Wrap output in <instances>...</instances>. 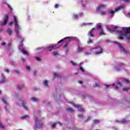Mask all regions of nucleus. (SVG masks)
Segmentation results:
<instances>
[{"label": "nucleus", "instance_id": "nucleus-1", "mask_svg": "<svg viewBox=\"0 0 130 130\" xmlns=\"http://www.w3.org/2000/svg\"><path fill=\"white\" fill-rule=\"evenodd\" d=\"M117 28L118 27L116 26L113 29L108 28V30L110 33H113V32L118 33L120 40H123L124 37H126L127 40H130V26L122 28V30H117Z\"/></svg>", "mask_w": 130, "mask_h": 130}, {"label": "nucleus", "instance_id": "nucleus-2", "mask_svg": "<svg viewBox=\"0 0 130 130\" xmlns=\"http://www.w3.org/2000/svg\"><path fill=\"white\" fill-rule=\"evenodd\" d=\"M14 23H15V33L18 37V39H20V40L21 41V46H23L24 44H23V42L24 41V38L22 37V35L20 34V31H21V27H20V25H19V23L18 22V20L17 19V17L16 16L14 15Z\"/></svg>", "mask_w": 130, "mask_h": 130}, {"label": "nucleus", "instance_id": "nucleus-3", "mask_svg": "<svg viewBox=\"0 0 130 130\" xmlns=\"http://www.w3.org/2000/svg\"><path fill=\"white\" fill-rule=\"evenodd\" d=\"M93 50H95V54H96V55H99V54H102V53H103V49L102 48V47L101 46H97L95 48H91V51H93Z\"/></svg>", "mask_w": 130, "mask_h": 130}, {"label": "nucleus", "instance_id": "nucleus-4", "mask_svg": "<svg viewBox=\"0 0 130 130\" xmlns=\"http://www.w3.org/2000/svg\"><path fill=\"white\" fill-rule=\"evenodd\" d=\"M41 119H39L38 117L36 118L35 119V124L37 128H41L44 125V124L43 123H40Z\"/></svg>", "mask_w": 130, "mask_h": 130}, {"label": "nucleus", "instance_id": "nucleus-5", "mask_svg": "<svg viewBox=\"0 0 130 130\" xmlns=\"http://www.w3.org/2000/svg\"><path fill=\"white\" fill-rule=\"evenodd\" d=\"M64 39H67V42L65 43L64 45L63 46V48H66V47H68V45H69V44L71 41H72V40L73 39V37H66V38H64L63 39H61L59 41L57 42L58 44L61 43V42H63V40Z\"/></svg>", "mask_w": 130, "mask_h": 130}, {"label": "nucleus", "instance_id": "nucleus-6", "mask_svg": "<svg viewBox=\"0 0 130 130\" xmlns=\"http://www.w3.org/2000/svg\"><path fill=\"white\" fill-rule=\"evenodd\" d=\"M94 32H95V27H93L89 32H88V36L94 38L95 36L94 35Z\"/></svg>", "mask_w": 130, "mask_h": 130}, {"label": "nucleus", "instance_id": "nucleus-7", "mask_svg": "<svg viewBox=\"0 0 130 130\" xmlns=\"http://www.w3.org/2000/svg\"><path fill=\"white\" fill-rule=\"evenodd\" d=\"M8 21H9V15L6 14L5 18L3 23H1V26H5L8 23Z\"/></svg>", "mask_w": 130, "mask_h": 130}, {"label": "nucleus", "instance_id": "nucleus-8", "mask_svg": "<svg viewBox=\"0 0 130 130\" xmlns=\"http://www.w3.org/2000/svg\"><path fill=\"white\" fill-rule=\"evenodd\" d=\"M48 48L49 49V51H52V50H54V49H57L58 47H56V46H52L48 47Z\"/></svg>", "mask_w": 130, "mask_h": 130}, {"label": "nucleus", "instance_id": "nucleus-9", "mask_svg": "<svg viewBox=\"0 0 130 130\" xmlns=\"http://www.w3.org/2000/svg\"><path fill=\"white\" fill-rule=\"evenodd\" d=\"M74 106L75 107H76V108H78L79 111H84L83 108L81 107V106H80V105H75Z\"/></svg>", "mask_w": 130, "mask_h": 130}, {"label": "nucleus", "instance_id": "nucleus-10", "mask_svg": "<svg viewBox=\"0 0 130 130\" xmlns=\"http://www.w3.org/2000/svg\"><path fill=\"white\" fill-rule=\"evenodd\" d=\"M119 47L121 51H123V52H124L125 53V54H127V51L126 50H125V49H124V48H123V47L122 46H121V45H119Z\"/></svg>", "mask_w": 130, "mask_h": 130}, {"label": "nucleus", "instance_id": "nucleus-11", "mask_svg": "<svg viewBox=\"0 0 130 130\" xmlns=\"http://www.w3.org/2000/svg\"><path fill=\"white\" fill-rule=\"evenodd\" d=\"M101 8H105V5L101 4L96 8V11L99 12Z\"/></svg>", "mask_w": 130, "mask_h": 130}, {"label": "nucleus", "instance_id": "nucleus-12", "mask_svg": "<svg viewBox=\"0 0 130 130\" xmlns=\"http://www.w3.org/2000/svg\"><path fill=\"white\" fill-rule=\"evenodd\" d=\"M110 86H112L113 87L114 86V89H116V90H117V89H118V86H117V85H115V84H113L112 85H106V88H108V87H109Z\"/></svg>", "mask_w": 130, "mask_h": 130}, {"label": "nucleus", "instance_id": "nucleus-13", "mask_svg": "<svg viewBox=\"0 0 130 130\" xmlns=\"http://www.w3.org/2000/svg\"><path fill=\"white\" fill-rule=\"evenodd\" d=\"M7 33L9 34L10 36H12V34L13 33V31L11 28H8L7 30H6Z\"/></svg>", "mask_w": 130, "mask_h": 130}, {"label": "nucleus", "instance_id": "nucleus-14", "mask_svg": "<svg viewBox=\"0 0 130 130\" xmlns=\"http://www.w3.org/2000/svg\"><path fill=\"white\" fill-rule=\"evenodd\" d=\"M22 107H23V108H24V109L25 110H26L27 111H28V107H27L26 106V104L25 103V102H23L22 103Z\"/></svg>", "mask_w": 130, "mask_h": 130}, {"label": "nucleus", "instance_id": "nucleus-15", "mask_svg": "<svg viewBox=\"0 0 130 130\" xmlns=\"http://www.w3.org/2000/svg\"><path fill=\"white\" fill-rule=\"evenodd\" d=\"M6 77L4 74H2V79L3 80L0 81L1 84H3V83H6Z\"/></svg>", "mask_w": 130, "mask_h": 130}, {"label": "nucleus", "instance_id": "nucleus-16", "mask_svg": "<svg viewBox=\"0 0 130 130\" xmlns=\"http://www.w3.org/2000/svg\"><path fill=\"white\" fill-rule=\"evenodd\" d=\"M123 9V6H120L117 8H115L114 12H118V11H120L121 10H122Z\"/></svg>", "mask_w": 130, "mask_h": 130}, {"label": "nucleus", "instance_id": "nucleus-17", "mask_svg": "<svg viewBox=\"0 0 130 130\" xmlns=\"http://www.w3.org/2000/svg\"><path fill=\"white\" fill-rule=\"evenodd\" d=\"M54 78H61V75L58 73H55L54 74Z\"/></svg>", "mask_w": 130, "mask_h": 130}, {"label": "nucleus", "instance_id": "nucleus-18", "mask_svg": "<svg viewBox=\"0 0 130 130\" xmlns=\"http://www.w3.org/2000/svg\"><path fill=\"white\" fill-rule=\"evenodd\" d=\"M87 44H93V40L92 39H91V38H89L87 42Z\"/></svg>", "mask_w": 130, "mask_h": 130}, {"label": "nucleus", "instance_id": "nucleus-19", "mask_svg": "<svg viewBox=\"0 0 130 130\" xmlns=\"http://www.w3.org/2000/svg\"><path fill=\"white\" fill-rule=\"evenodd\" d=\"M18 90H22L24 88V85H19L17 86Z\"/></svg>", "mask_w": 130, "mask_h": 130}, {"label": "nucleus", "instance_id": "nucleus-20", "mask_svg": "<svg viewBox=\"0 0 130 130\" xmlns=\"http://www.w3.org/2000/svg\"><path fill=\"white\" fill-rule=\"evenodd\" d=\"M100 35H106V34H105V32H104L103 29H101L100 30Z\"/></svg>", "mask_w": 130, "mask_h": 130}, {"label": "nucleus", "instance_id": "nucleus-21", "mask_svg": "<svg viewBox=\"0 0 130 130\" xmlns=\"http://www.w3.org/2000/svg\"><path fill=\"white\" fill-rule=\"evenodd\" d=\"M31 100L33 102H38V99L36 98H31Z\"/></svg>", "mask_w": 130, "mask_h": 130}, {"label": "nucleus", "instance_id": "nucleus-22", "mask_svg": "<svg viewBox=\"0 0 130 130\" xmlns=\"http://www.w3.org/2000/svg\"><path fill=\"white\" fill-rule=\"evenodd\" d=\"M22 52L23 53V54H24L25 55H28L29 54L28 53V52L24 50V49H22L21 50Z\"/></svg>", "mask_w": 130, "mask_h": 130}, {"label": "nucleus", "instance_id": "nucleus-23", "mask_svg": "<svg viewBox=\"0 0 130 130\" xmlns=\"http://www.w3.org/2000/svg\"><path fill=\"white\" fill-rule=\"evenodd\" d=\"M44 85L46 87H48V81H47V80H45L44 82Z\"/></svg>", "mask_w": 130, "mask_h": 130}, {"label": "nucleus", "instance_id": "nucleus-24", "mask_svg": "<svg viewBox=\"0 0 130 130\" xmlns=\"http://www.w3.org/2000/svg\"><path fill=\"white\" fill-rule=\"evenodd\" d=\"M85 49V47H78V51L81 52L83 51Z\"/></svg>", "mask_w": 130, "mask_h": 130}, {"label": "nucleus", "instance_id": "nucleus-25", "mask_svg": "<svg viewBox=\"0 0 130 130\" xmlns=\"http://www.w3.org/2000/svg\"><path fill=\"white\" fill-rule=\"evenodd\" d=\"M66 110L67 111H69V112H73V111H74V110L73 109L69 108H67Z\"/></svg>", "mask_w": 130, "mask_h": 130}, {"label": "nucleus", "instance_id": "nucleus-26", "mask_svg": "<svg viewBox=\"0 0 130 130\" xmlns=\"http://www.w3.org/2000/svg\"><path fill=\"white\" fill-rule=\"evenodd\" d=\"M128 89H129L128 87H123L122 88V91L127 92V91H128Z\"/></svg>", "mask_w": 130, "mask_h": 130}, {"label": "nucleus", "instance_id": "nucleus-27", "mask_svg": "<svg viewBox=\"0 0 130 130\" xmlns=\"http://www.w3.org/2000/svg\"><path fill=\"white\" fill-rule=\"evenodd\" d=\"M22 119H26L27 118H29V116L28 115H25V116H23L21 117Z\"/></svg>", "mask_w": 130, "mask_h": 130}, {"label": "nucleus", "instance_id": "nucleus-28", "mask_svg": "<svg viewBox=\"0 0 130 130\" xmlns=\"http://www.w3.org/2000/svg\"><path fill=\"white\" fill-rule=\"evenodd\" d=\"M12 49V44L11 43L8 44V50H11Z\"/></svg>", "mask_w": 130, "mask_h": 130}, {"label": "nucleus", "instance_id": "nucleus-29", "mask_svg": "<svg viewBox=\"0 0 130 130\" xmlns=\"http://www.w3.org/2000/svg\"><path fill=\"white\" fill-rule=\"evenodd\" d=\"M122 82L121 81H117V84L120 86V87H122Z\"/></svg>", "mask_w": 130, "mask_h": 130}, {"label": "nucleus", "instance_id": "nucleus-30", "mask_svg": "<svg viewBox=\"0 0 130 130\" xmlns=\"http://www.w3.org/2000/svg\"><path fill=\"white\" fill-rule=\"evenodd\" d=\"M100 14L102 16H104V15H106V12L105 11H101Z\"/></svg>", "mask_w": 130, "mask_h": 130}, {"label": "nucleus", "instance_id": "nucleus-31", "mask_svg": "<svg viewBox=\"0 0 130 130\" xmlns=\"http://www.w3.org/2000/svg\"><path fill=\"white\" fill-rule=\"evenodd\" d=\"M78 117L79 118H81V119H84V116L83 115H78Z\"/></svg>", "mask_w": 130, "mask_h": 130}, {"label": "nucleus", "instance_id": "nucleus-32", "mask_svg": "<svg viewBox=\"0 0 130 130\" xmlns=\"http://www.w3.org/2000/svg\"><path fill=\"white\" fill-rule=\"evenodd\" d=\"M97 29L98 30H102V26L101 25H98L97 26Z\"/></svg>", "mask_w": 130, "mask_h": 130}, {"label": "nucleus", "instance_id": "nucleus-33", "mask_svg": "<svg viewBox=\"0 0 130 130\" xmlns=\"http://www.w3.org/2000/svg\"><path fill=\"white\" fill-rule=\"evenodd\" d=\"M93 123H94V124H96V123H99V120H93Z\"/></svg>", "mask_w": 130, "mask_h": 130}, {"label": "nucleus", "instance_id": "nucleus-34", "mask_svg": "<svg viewBox=\"0 0 130 130\" xmlns=\"http://www.w3.org/2000/svg\"><path fill=\"white\" fill-rule=\"evenodd\" d=\"M35 58H36V59H37V60L38 61H41V59L40 57H35Z\"/></svg>", "mask_w": 130, "mask_h": 130}, {"label": "nucleus", "instance_id": "nucleus-35", "mask_svg": "<svg viewBox=\"0 0 130 130\" xmlns=\"http://www.w3.org/2000/svg\"><path fill=\"white\" fill-rule=\"evenodd\" d=\"M2 101L4 102V103H5L6 105H8V103H7V102L6 101V100H5V99L3 98L2 99Z\"/></svg>", "mask_w": 130, "mask_h": 130}, {"label": "nucleus", "instance_id": "nucleus-36", "mask_svg": "<svg viewBox=\"0 0 130 130\" xmlns=\"http://www.w3.org/2000/svg\"><path fill=\"white\" fill-rule=\"evenodd\" d=\"M57 54H58V52H53V55H54V56H55V55H57Z\"/></svg>", "mask_w": 130, "mask_h": 130}, {"label": "nucleus", "instance_id": "nucleus-37", "mask_svg": "<svg viewBox=\"0 0 130 130\" xmlns=\"http://www.w3.org/2000/svg\"><path fill=\"white\" fill-rule=\"evenodd\" d=\"M94 88H96V87H99V84L98 83H95L94 85H93Z\"/></svg>", "mask_w": 130, "mask_h": 130}, {"label": "nucleus", "instance_id": "nucleus-38", "mask_svg": "<svg viewBox=\"0 0 130 130\" xmlns=\"http://www.w3.org/2000/svg\"><path fill=\"white\" fill-rule=\"evenodd\" d=\"M126 122H127V121H126L125 119H123L122 120V123H126Z\"/></svg>", "mask_w": 130, "mask_h": 130}, {"label": "nucleus", "instance_id": "nucleus-39", "mask_svg": "<svg viewBox=\"0 0 130 130\" xmlns=\"http://www.w3.org/2000/svg\"><path fill=\"white\" fill-rule=\"evenodd\" d=\"M71 63L74 66V67L77 64V63L73 61H71Z\"/></svg>", "mask_w": 130, "mask_h": 130}, {"label": "nucleus", "instance_id": "nucleus-40", "mask_svg": "<svg viewBox=\"0 0 130 130\" xmlns=\"http://www.w3.org/2000/svg\"><path fill=\"white\" fill-rule=\"evenodd\" d=\"M57 124V123H54L52 125V127H55V125H56V124Z\"/></svg>", "mask_w": 130, "mask_h": 130}, {"label": "nucleus", "instance_id": "nucleus-41", "mask_svg": "<svg viewBox=\"0 0 130 130\" xmlns=\"http://www.w3.org/2000/svg\"><path fill=\"white\" fill-rule=\"evenodd\" d=\"M59 7V5H58V4H56L55 5V9H58Z\"/></svg>", "mask_w": 130, "mask_h": 130}, {"label": "nucleus", "instance_id": "nucleus-42", "mask_svg": "<svg viewBox=\"0 0 130 130\" xmlns=\"http://www.w3.org/2000/svg\"><path fill=\"white\" fill-rule=\"evenodd\" d=\"M124 82H125V83H129V80H128V79H125Z\"/></svg>", "mask_w": 130, "mask_h": 130}, {"label": "nucleus", "instance_id": "nucleus-43", "mask_svg": "<svg viewBox=\"0 0 130 130\" xmlns=\"http://www.w3.org/2000/svg\"><path fill=\"white\" fill-rule=\"evenodd\" d=\"M26 70H27V71H30V70H31V68H30V67L27 66V67H26Z\"/></svg>", "mask_w": 130, "mask_h": 130}, {"label": "nucleus", "instance_id": "nucleus-44", "mask_svg": "<svg viewBox=\"0 0 130 130\" xmlns=\"http://www.w3.org/2000/svg\"><path fill=\"white\" fill-rule=\"evenodd\" d=\"M79 69H80V71L84 72V69L83 68V67H80Z\"/></svg>", "mask_w": 130, "mask_h": 130}, {"label": "nucleus", "instance_id": "nucleus-45", "mask_svg": "<svg viewBox=\"0 0 130 130\" xmlns=\"http://www.w3.org/2000/svg\"><path fill=\"white\" fill-rule=\"evenodd\" d=\"M109 14H112V15H113L114 14V11H110L108 12Z\"/></svg>", "mask_w": 130, "mask_h": 130}, {"label": "nucleus", "instance_id": "nucleus-46", "mask_svg": "<svg viewBox=\"0 0 130 130\" xmlns=\"http://www.w3.org/2000/svg\"><path fill=\"white\" fill-rule=\"evenodd\" d=\"M15 73H16V74H19L20 72L18 71V70H14Z\"/></svg>", "mask_w": 130, "mask_h": 130}, {"label": "nucleus", "instance_id": "nucleus-47", "mask_svg": "<svg viewBox=\"0 0 130 130\" xmlns=\"http://www.w3.org/2000/svg\"><path fill=\"white\" fill-rule=\"evenodd\" d=\"M124 3H129L130 0H124Z\"/></svg>", "mask_w": 130, "mask_h": 130}, {"label": "nucleus", "instance_id": "nucleus-48", "mask_svg": "<svg viewBox=\"0 0 130 130\" xmlns=\"http://www.w3.org/2000/svg\"><path fill=\"white\" fill-rule=\"evenodd\" d=\"M5 109L6 112H9V110H8V109H7V107H5Z\"/></svg>", "mask_w": 130, "mask_h": 130}, {"label": "nucleus", "instance_id": "nucleus-49", "mask_svg": "<svg viewBox=\"0 0 130 130\" xmlns=\"http://www.w3.org/2000/svg\"><path fill=\"white\" fill-rule=\"evenodd\" d=\"M40 49H42V48H41V47H39L36 49L37 50H40Z\"/></svg>", "mask_w": 130, "mask_h": 130}, {"label": "nucleus", "instance_id": "nucleus-50", "mask_svg": "<svg viewBox=\"0 0 130 130\" xmlns=\"http://www.w3.org/2000/svg\"><path fill=\"white\" fill-rule=\"evenodd\" d=\"M5 72H6V73H10V71H9L8 69L6 70Z\"/></svg>", "mask_w": 130, "mask_h": 130}, {"label": "nucleus", "instance_id": "nucleus-51", "mask_svg": "<svg viewBox=\"0 0 130 130\" xmlns=\"http://www.w3.org/2000/svg\"><path fill=\"white\" fill-rule=\"evenodd\" d=\"M82 97L83 99H85V98H86L84 95H82Z\"/></svg>", "mask_w": 130, "mask_h": 130}, {"label": "nucleus", "instance_id": "nucleus-52", "mask_svg": "<svg viewBox=\"0 0 130 130\" xmlns=\"http://www.w3.org/2000/svg\"><path fill=\"white\" fill-rule=\"evenodd\" d=\"M37 74V72L35 71V72H34V75L35 76Z\"/></svg>", "mask_w": 130, "mask_h": 130}, {"label": "nucleus", "instance_id": "nucleus-53", "mask_svg": "<svg viewBox=\"0 0 130 130\" xmlns=\"http://www.w3.org/2000/svg\"><path fill=\"white\" fill-rule=\"evenodd\" d=\"M78 82L79 83V84H83V82L81 81H78Z\"/></svg>", "mask_w": 130, "mask_h": 130}, {"label": "nucleus", "instance_id": "nucleus-54", "mask_svg": "<svg viewBox=\"0 0 130 130\" xmlns=\"http://www.w3.org/2000/svg\"><path fill=\"white\" fill-rule=\"evenodd\" d=\"M76 40L78 41V42H80V40L79 39L76 38Z\"/></svg>", "mask_w": 130, "mask_h": 130}, {"label": "nucleus", "instance_id": "nucleus-55", "mask_svg": "<svg viewBox=\"0 0 130 130\" xmlns=\"http://www.w3.org/2000/svg\"><path fill=\"white\" fill-rule=\"evenodd\" d=\"M8 7L10 10H12V7H11L10 5L8 6Z\"/></svg>", "mask_w": 130, "mask_h": 130}, {"label": "nucleus", "instance_id": "nucleus-56", "mask_svg": "<svg viewBox=\"0 0 130 130\" xmlns=\"http://www.w3.org/2000/svg\"><path fill=\"white\" fill-rule=\"evenodd\" d=\"M13 22H11L9 23V25H13Z\"/></svg>", "mask_w": 130, "mask_h": 130}, {"label": "nucleus", "instance_id": "nucleus-57", "mask_svg": "<svg viewBox=\"0 0 130 130\" xmlns=\"http://www.w3.org/2000/svg\"><path fill=\"white\" fill-rule=\"evenodd\" d=\"M74 17L75 18H78V15H74Z\"/></svg>", "mask_w": 130, "mask_h": 130}, {"label": "nucleus", "instance_id": "nucleus-58", "mask_svg": "<svg viewBox=\"0 0 130 130\" xmlns=\"http://www.w3.org/2000/svg\"><path fill=\"white\" fill-rule=\"evenodd\" d=\"M2 45H3V46H4V45H6V43H2Z\"/></svg>", "mask_w": 130, "mask_h": 130}, {"label": "nucleus", "instance_id": "nucleus-59", "mask_svg": "<svg viewBox=\"0 0 130 130\" xmlns=\"http://www.w3.org/2000/svg\"><path fill=\"white\" fill-rule=\"evenodd\" d=\"M22 61H25V60L24 58H22Z\"/></svg>", "mask_w": 130, "mask_h": 130}, {"label": "nucleus", "instance_id": "nucleus-60", "mask_svg": "<svg viewBox=\"0 0 130 130\" xmlns=\"http://www.w3.org/2000/svg\"><path fill=\"white\" fill-rule=\"evenodd\" d=\"M68 51H69V49H66V52H68Z\"/></svg>", "mask_w": 130, "mask_h": 130}, {"label": "nucleus", "instance_id": "nucleus-61", "mask_svg": "<svg viewBox=\"0 0 130 130\" xmlns=\"http://www.w3.org/2000/svg\"><path fill=\"white\" fill-rule=\"evenodd\" d=\"M83 87H84V88H86L87 87L86 85H83Z\"/></svg>", "mask_w": 130, "mask_h": 130}, {"label": "nucleus", "instance_id": "nucleus-62", "mask_svg": "<svg viewBox=\"0 0 130 130\" xmlns=\"http://www.w3.org/2000/svg\"><path fill=\"white\" fill-rule=\"evenodd\" d=\"M128 16H130V13H128Z\"/></svg>", "mask_w": 130, "mask_h": 130}, {"label": "nucleus", "instance_id": "nucleus-63", "mask_svg": "<svg viewBox=\"0 0 130 130\" xmlns=\"http://www.w3.org/2000/svg\"><path fill=\"white\" fill-rule=\"evenodd\" d=\"M2 94V91L0 90V95Z\"/></svg>", "mask_w": 130, "mask_h": 130}, {"label": "nucleus", "instance_id": "nucleus-64", "mask_svg": "<svg viewBox=\"0 0 130 130\" xmlns=\"http://www.w3.org/2000/svg\"><path fill=\"white\" fill-rule=\"evenodd\" d=\"M78 74V73H75V75H77Z\"/></svg>", "mask_w": 130, "mask_h": 130}]
</instances>
